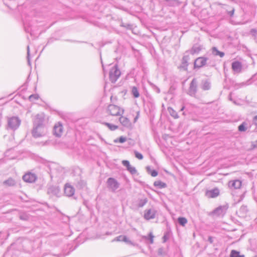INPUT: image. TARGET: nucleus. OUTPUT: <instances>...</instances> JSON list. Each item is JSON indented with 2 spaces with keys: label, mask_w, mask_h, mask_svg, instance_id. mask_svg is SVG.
I'll return each mask as SVG.
<instances>
[{
  "label": "nucleus",
  "mask_w": 257,
  "mask_h": 257,
  "mask_svg": "<svg viewBox=\"0 0 257 257\" xmlns=\"http://www.w3.org/2000/svg\"><path fill=\"white\" fill-rule=\"evenodd\" d=\"M47 132V128L45 126L33 127L32 134L34 138H37L45 136Z\"/></svg>",
  "instance_id": "obj_4"
},
{
  "label": "nucleus",
  "mask_w": 257,
  "mask_h": 257,
  "mask_svg": "<svg viewBox=\"0 0 257 257\" xmlns=\"http://www.w3.org/2000/svg\"><path fill=\"white\" fill-rule=\"evenodd\" d=\"M30 51L29 46H27V60L29 65H30Z\"/></svg>",
  "instance_id": "obj_33"
},
{
  "label": "nucleus",
  "mask_w": 257,
  "mask_h": 257,
  "mask_svg": "<svg viewBox=\"0 0 257 257\" xmlns=\"http://www.w3.org/2000/svg\"><path fill=\"white\" fill-rule=\"evenodd\" d=\"M44 117L42 114H37L33 121V127L45 126L43 122Z\"/></svg>",
  "instance_id": "obj_6"
},
{
  "label": "nucleus",
  "mask_w": 257,
  "mask_h": 257,
  "mask_svg": "<svg viewBox=\"0 0 257 257\" xmlns=\"http://www.w3.org/2000/svg\"><path fill=\"white\" fill-rule=\"evenodd\" d=\"M246 123L245 122L242 123L238 127V131L240 132H245L246 130Z\"/></svg>",
  "instance_id": "obj_26"
},
{
  "label": "nucleus",
  "mask_w": 257,
  "mask_h": 257,
  "mask_svg": "<svg viewBox=\"0 0 257 257\" xmlns=\"http://www.w3.org/2000/svg\"><path fill=\"white\" fill-rule=\"evenodd\" d=\"M220 194L218 188H214L212 189L207 190L205 192L206 196L208 198H214L218 197Z\"/></svg>",
  "instance_id": "obj_7"
},
{
  "label": "nucleus",
  "mask_w": 257,
  "mask_h": 257,
  "mask_svg": "<svg viewBox=\"0 0 257 257\" xmlns=\"http://www.w3.org/2000/svg\"><path fill=\"white\" fill-rule=\"evenodd\" d=\"M231 68L234 73H239L242 71V64L238 61H234L231 64Z\"/></svg>",
  "instance_id": "obj_10"
},
{
  "label": "nucleus",
  "mask_w": 257,
  "mask_h": 257,
  "mask_svg": "<svg viewBox=\"0 0 257 257\" xmlns=\"http://www.w3.org/2000/svg\"><path fill=\"white\" fill-rule=\"evenodd\" d=\"M178 221L181 225L184 226L187 223V220L184 217H179Z\"/></svg>",
  "instance_id": "obj_27"
},
{
  "label": "nucleus",
  "mask_w": 257,
  "mask_h": 257,
  "mask_svg": "<svg viewBox=\"0 0 257 257\" xmlns=\"http://www.w3.org/2000/svg\"><path fill=\"white\" fill-rule=\"evenodd\" d=\"M75 189L69 184H66L64 187V193L67 196H72L74 195Z\"/></svg>",
  "instance_id": "obj_13"
},
{
  "label": "nucleus",
  "mask_w": 257,
  "mask_h": 257,
  "mask_svg": "<svg viewBox=\"0 0 257 257\" xmlns=\"http://www.w3.org/2000/svg\"><path fill=\"white\" fill-rule=\"evenodd\" d=\"M108 186L113 190L116 189L118 187V183L117 181L113 178H109L107 182Z\"/></svg>",
  "instance_id": "obj_15"
},
{
  "label": "nucleus",
  "mask_w": 257,
  "mask_h": 257,
  "mask_svg": "<svg viewBox=\"0 0 257 257\" xmlns=\"http://www.w3.org/2000/svg\"><path fill=\"white\" fill-rule=\"evenodd\" d=\"M122 27H125L128 29H131L132 28V26L130 24H125L122 23L121 25Z\"/></svg>",
  "instance_id": "obj_36"
},
{
  "label": "nucleus",
  "mask_w": 257,
  "mask_h": 257,
  "mask_svg": "<svg viewBox=\"0 0 257 257\" xmlns=\"http://www.w3.org/2000/svg\"><path fill=\"white\" fill-rule=\"evenodd\" d=\"M117 240L122 241L125 242L131 243V241L128 239V238L124 235H120L117 237Z\"/></svg>",
  "instance_id": "obj_24"
},
{
  "label": "nucleus",
  "mask_w": 257,
  "mask_h": 257,
  "mask_svg": "<svg viewBox=\"0 0 257 257\" xmlns=\"http://www.w3.org/2000/svg\"><path fill=\"white\" fill-rule=\"evenodd\" d=\"M135 156H136V158H137L138 159H140V160L143 159V156L141 153H140L137 151H135Z\"/></svg>",
  "instance_id": "obj_34"
},
{
  "label": "nucleus",
  "mask_w": 257,
  "mask_h": 257,
  "mask_svg": "<svg viewBox=\"0 0 257 257\" xmlns=\"http://www.w3.org/2000/svg\"><path fill=\"white\" fill-rule=\"evenodd\" d=\"M151 175L153 177H156L158 175V172L155 170H153L151 172Z\"/></svg>",
  "instance_id": "obj_37"
},
{
  "label": "nucleus",
  "mask_w": 257,
  "mask_h": 257,
  "mask_svg": "<svg viewBox=\"0 0 257 257\" xmlns=\"http://www.w3.org/2000/svg\"><path fill=\"white\" fill-rule=\"evenodd\" d=\"M63 126L61 122H58L54 126L53 134L57 137L60 138L63 133Z\"/></svg>",
  "instance_id": "obj_5"
},
{
  "label": "nucleus",
  "mask_w": 257,
  "mask_h": 257,
  "mask_svg": "<svg viewBox=\"0 0 257 257\" xmlns=\"http://www.w3.org/2000/svg\"><path fill=\"white\" fill-rule=\"evenodd\" d=\"M21 123V119L17 116L8 117L6 128L7 130L15 131L19 128Z\"/></svg>",
  "instance_id": "obj_1"
},
{
  "label": "nucleus",
  "mask_w": 257,
  "mask_h": 257,
  "mask_svg": "<svg viewBox=\"0 0 257 257\" xmlns=\"http://www.w3.org/2000/svg\"><path fill=\"white\" fill-rule=\"evenodd\" d=\"M212 54L214 56H219L220 57L222 58L224 56V53L223 52L219 51L218 50L216 47H213L212 49Z\"/></svg>",
  "instance_id": "obj_18"
},
{
  "label": "nucleus",
  "mask_w": 257,
  "mask_h": 257,
  "mask_svg": "<svg viewBox=\"0 0 257 257\" xmlns=\"http://www.w3.org/2000/svg\"><path fill=\"white\" fill-rule=\"evenodd\" d=\"M122 163L124 166L126 167L127 168L130 166V164L129 162L126 160L122 161Z\"/></svg>",
  "instance_id": "obj_35"
},
{
  "label": "nucleus",
  "mask_w": 257,
  "mask_h": 257,
  "mask_svg": "<svg viewBox=\"0 0 257 257\" xmlns=\"http://www.w3.org/2000/svg\"><path fill=\"white\" fill-rule=\"evenodd\" d=\"M149 236L151 238V242L152 243L153 241V236L152 235V234H150Z\"/></svg>",
  "instance_id": "obj_41"
},
{
  "label": "nucleus",
  "mask_w": 257,
  "mask_h": 257,
  "mask_svg": "<svg viewBox=\"0 0 257 257\" xmlns=\"http://www.w3.org/2000/svg\"><path fill=\"white\" fill-rule=\"evenodd\" d=\"M107 112L112 116H117L123 114V110L117 105L110 104L107 107Z\"/></svg>",
  "instance_id": "obj_3"
},
{
  "label": "nucleus",
  "mask_w": 257,
  "mask_h": 257,
  "mask_svg": "<svg viewBox=\"0 0 257 257\" xmlns=\"http://www.w3.org/2000/svg\"><path fill=\"white\" fill-rule=\"evenodd\" d=\"M234 9L232 10L231 11L228 12V14L230 15V16H232L234 14Z\"/></svg>",
  "instance_id": "obj_39"
},
{
  "label": "nucleus",
  "mask_w": 257,
  "mask_h": 257,
  "mask_svg": "<svg viewBox=\"0 0 257 257\" xmlns=\"http://www.w3.org/2000/svg\"><path fill=\"white\" fill-rule=\"evenodd\" d=\"M197 82L196 79L194 78L190 84L189 94L191 96H194L197 91Z\"/></svg>",
  "instance_id": "obj_9"
},
{
  "label": "nucleus",
  "mask_w": 257,
  "mask_h": 257,
  "mask_svg": "<svg viewBox=\"0 0 257 257\" xmlns=\"http://www.w3.org/2000/svg\"><path fill=\"white\" fill-rule=\"evenodd\" d=\"M168 111L170 114L175 118H178L179 116L178 115L177 112L172 107H169L168 108Z\"/></svg>",
  "instance_id": "obj_19"
},
{
  "label": "nucleus",
  "mask_w": 257,
  "mask_h": 257,
  "mask_svg": "<svg viewBox=\"0 0 257 257\" xmlns=\"http://www.w3.org/2000/svg\"><path fill=\"white\" fill-rule=\"evenodd\" d=\"M23 179L26 182L33 183L36 180L37 177L35 174L29 172L25 174Z\"/></svg>",
  "instance_id": "obj_11"
},
{
  "label": "nucleus",
  "mask_w": 257,
  "mask_h": 257,
  "mask_svg": "<svg viewBox=\"0 0 257 257\" xmlns=\"http://www.w3.org/2000/svg\"><path fill=\"white\" fill-rule=\"evenodd\" d=\"M38 98H39V96L38 94H32L29 97V100L31 101L35 100H37V99H38Z\"/></svg>",
  "instance_id": "obj_30"
},
{
  "label": "nucleus",
  "mask_w": 257,
  "mask_h": 257,
  "mask_svg": "<svg viewBox=\"0 0 257 257\" xmlns=\"http://www.w3.org/2000/svg\"><path fill=\"white\" fill-rule=\"evenodd\" d=\"M126 140V138L124 137H120L118 140L115 139L114 140V143H123Z\"/></svg>",
  "instance_id": "obj_29"
},
{
  "label": "nucleus",
  "mask_w": 257,
  "mask_h": 257,
  "mask_svg": "<svg viewBox=\"0 0 257 257\" xmlns=\"http://www.w3.org/2000/svg\"><path fill=\"white\" fill-rule=\"evenodd\" d=\"M202 47L200 45H194L192 48L188 50L189 53H190L192 55H194L195 54H198L200 51L201 50Z\"/></svg>",
  "instance_id": "obj_16"
},
{
  "label": "nucleus",
  "mask_w": 257,
  "mask_h": 257,
  "mask_svg": "<svg viewBox=\"0 0 257 257\" xmlns=\"http://www.w3.org/2000/svg\"><path fill=\"white\" fill-rule=\"evenodd\" d=\"M230 95H231V94H230ZM229 99H230V100H231V97L230 95H229Z\"/></svg>",
  "instance_id": "obj_45"
},
{
  "label": "nucleus",
  "mask_w": 257,
  "mask_h": 257,
  "mask_svg": "<svg viewBox=\"0 0 257 257\" xmlns=\"http://www.w3.org/2000/svg\"><path fill=\"white\" fill-rule=\"evenodd\" d=\"M154 185L155 186L159 188H165L166 186V184L161 181H156L154 182Z\"/></svg>",
  "instance_id": "obj_20"
},
{
  "label": "nucleus",
  "mask_w": 257,
  "mask_h": 257,
  "mask_svg": "<svg viewBox=\"0 0 257 257\" xmlns=\"http://www.w3.org/2000/svg\"><path fill=\"white\" fill-rule=\"evenodd\" d=\"M155 213L154 211L151 210H148L145 213L144 217L146 219L149 220L154 218L155 217Z\"/></svg>",
  "instance_id": "obj_17"
},
{
  "label": "nucleus",
  "mask_w": 257,
  "mask_h": 257,
  "mask_svg": "<svg viewBox=\"0 0 257 257\" xmlns=\"http://www.w3.org/2000/svg\"><path fill=\"white\" fill-rule=\"evenodd\" d=\"M121 74L120 71L116 65H114L109 71V79L112 83H115Z\"/></svg>",
  "instance_id": "obj_2"
},
{
  "label": "nucleus",
  "mask_w": 257,
  "mask_h": 257,
  "mask_svg": "<svg viewBox=\"0 0 257 257\" xmlns=\"http://www.w3.org/2000/svg\"><path fill=\"white\" fill-rule=\"evenodd\" d=\"M138 117H136V118H135V121H136Z\"/></svg>",
  "instance_id": "obj_46"
},
{
  "label": "nucleus",
  "mask_w": 257,
  "mask_h": 257,
  "mask_svg": "<svg viewBox=\"0 0 257 257\" xmlns=\"http://www.w3.org/2000/svg\"><path fill=\"white\" fill-rule=\"evenodd\" d=\"M120 123L125 127L130 128L131 127V122L126 117L121 116L119 119Z\"/></svg>",
  "instance_id": "obj_14"
},
{
  "label": "nucleus",
  "mask_w": 257,
  "mask_h": 257,
  "mask_svg": "<svg viewBox=\"0 0 257 257\" xmlns=\"http://www.w3.org/2000/svg\"><path fill=\"white\" fill-rule=\"evenodd\" d=\"M132 94L135 98H138L140 96L139 92L136 86H133L132 88Z\"/></svg>",
  "instance_id": "obj_22"
},
{
  "label": "nucleus",
  "mask_w": 257,
  "mask_h": 257,
  "mask_svg": "<svg viewBox=\"0 0 257 257\" xmlns=\"http://www.w3.org/2000/svg\"><path fill=\"white\" fill-rule=\"evenodd\" d=\"M251 32L253 34V35H255L257 34V31L254 29L251 30Z\"/></svg>",
  "instance_id": "obj_40"
},
{
  "label": "nucleus",
  "mask_w": 257,
  "mask_h": 257,
  "mask_svg": "<svg viewBox=\"0 0 257 257\" xmlns=\"http://www.w3.org/2000/svg\"><path fill=\"white\" fill-rule=\"evenodd\" d=\"M101 63H102V68H103V71L104 72V69L103 65L102 64V62H101Z\"/></svg>",
  "instance_id": "obj_44"
},
{
  "label": "nucleus",
  "mask_w": 257,
  "mask_h": 257,
  "mask_svg": "<svg viewBox=\"0 0 257 257\" xmlns=\"http://www.w3.org/2000/svg\"><path fill=\"white\" fill-rule=\"evenodd\" d=\"M127 170L130 171L132 174H135L136 173V169L130 165V166L127 168Z\"/></svg>",
  "instance_id": "obj_32"
},
{
  "label": "nucleus",
  "mask_w": 257,
  "mask_h": 257,
  "mask_svg": "<svg viewBox=\"0 0 257 257\" xmlns=\"http://www.w3.org/2000/svg\"><path fill=\"white\" fill-rule=\"evenodd\" d=\"M230 257H244V255H241L240 252L238 251L232 250L231 251Z\"/></svg>",
  "instance_id": "obj_23"
},
{
  "label": "nucleus",
  "mask_w": 257,
  "mask_h": 257,
  "mask_svg": "<svg viewBox=\"0 0 257 257\" xmlns=\"http://www.w3.org/2000/svg\"><path fill=\"white\" fill-rule=\"evenodd\" d=\"M210 88V83L208 81H205L203 83V84L202 85V89L203 90H206L209 89Z\"/></svg>",
  "instance_id": "obj_28"
},
{
  "label": "nucleus",
  "mask_w": 257,
  "mask_h": 257,
  "mask_svg": "<svg viewBox=\"0 0 257 257\" xmlns=\"http://www.w3.org/2000/svg\"><path fill=\"white\" fill-rule=\"evenodd\" d=\"M156 91L158 93H159L160 92V89L157 87H156Z\"/></svg>",
  "instance_id": "obj_42"
},
{
  "label": "nucleus",
  "mask_w": 257,
  "mask_h": 257,
  "mask_svg": "<svg viewBox=\"0 0 257 257\" xmlns=\"http://www.w3.org/2000/svg\"><path fill=\"white\" fill-rule=\"evenodd\" d=\"M208 59L205 57H200L197 58L194 62L195 68H201L205 66Z\"/></svg>",
  "instance_id": "obj_8"
},
{
  "label": "nucleus",
  "mask_w": 257,
  "mask_h": 257,
  "mask_svg": "<svg viewBox=\"0 0 257 257\" xmlns=\"http://www.w3.org/2000/svg\"><path fill=\"white\" fill-rule=\"evenodd\" d=\"M5 183L6 184H7L8 185H9V186H12V185H14L15 184V181L12 179H10L6 181L5 182Z\"/></svg>",
  "instance_id": "obj_31"
},
{
  "label": "nucleus",
  "mask_w": 257,
  "mask_h": 257,
  "mask_svg": "<svg viewBox=\"0 0 257 257\" xmlns=\"http://www.w3.org/2000/svg\"><path fill=\"white\" fill-rule=\"evenodd\" d=\"M104 125L107 126L108 128L111 131H114L118 128V126L116 125H114L108 122H104Z\"/></svg>",
  "instance_id": "obj_25"
},
{
  "label": "nucleus",
  "mask_w": 257,
  "mask_h": 257,
  "mask_svg": "<svg viewBox=\"0 0 257 257\" xmlns=\"http://www.w3.org/2000/svg\"><path fill=\"white\" fill-rule=\"evenodd\" d=\"M253 121L254 124L256 126H257V115H255V116H254Z\"/></svg>",
  "instance_id": "obj_38"
},
{
  "label": "nucleus",
  "mask_w": 257,
  "mask_h": 257,
  "mask_svg": "<svg viewBox=\"0 0 257 257\" xmlns=\"http://www.w3.org/2000/svg\"><path fill=\"white\" fill-rule=\"evenodd\" d=\"M190 59L188 51H186L182 60V64L181 67L183 68L184 70H187L188 65V61Z\"/></svg>",
  "instance_id": "obj_12"
},
{
  "label": "nucleus",
  "mask_w": 257,
  "mask_h": 257,
  "mask_svg": "<svg viewBox=\"0 0 257 257\" xmlns=\"http://www.w3.org/2000/svg\"><path fill=\"white\" fill-rule=\"evenodd\" d=\"M231 184L235 189H239L241 186V182L239 180H235L232 182Z\"/></svg>",
  "instance_id": "obj_21"
},
{
  "label": "nucleus",
  "mask_w": 257,
  "mask_h": 257,
  "mask_svg": "<svg viewBox=\"0 0 257 257\" xmlns=\"http://www.w3.org/2000/svg\"><path fill=\"white\" fill-rule=\"evenodd\" d=\"M184 108H185V106H183L182 107V108H181L180 110L181 111H183L184 109Z\"/></svg>",
  "instance_id": "obj_43"
}]
</instances>
